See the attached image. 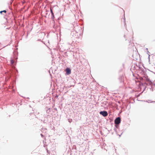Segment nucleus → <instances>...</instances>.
<instances>
[{
	"mask_svg": "<svg viewBox=\"0 0 155 155\" xmlns=\"http://www.w3.org/2000/svg\"><path fill=\"white\" fill-rule=\"evenodd\" d=\"M120 122V119L118 117L116 118L114 120V123L115 124H118Z\"/></svg>",
	"mask_w": 155,
	"mask_h": 155,
	"instance_id": "nucleus-1",
	"label": "nucleus"
},
{
	"mask_svg": "<svg viewBox=\"0 0 155 155\" xmlns=\"http://www.w3.org/2000/svg\"><path fill=\"white\" fill-rule=\"evenodd\" d=\"M100 113L104 117L107 116L108 115L107 112L106 111H101Z\"/></svg>",
	"mask_w": 155,
	"mask_h": 155,
	"instance_id": "nucleus-2",
	"label": "nucleus"
},
{
	"mask_svg": "<svg viewBox=\"0 0 155 155\" xmlns=\"http://www.w3.org/2000/svg\"><path fill=\"white\" fill-rule=\"evenodd\" d=\"M65 71H66V74L67 75L70 74L71 73L70 69L68 68H66Z\"/></svg>",
	"mask_w": 155,
	"mask_h": 155,
	"instance_id": "nucleus-3",
	"label": "nucleus"
},
{
	"mask_svg": "<svg viewBox=\"0 0 155 155\" xmlns=\"http://www.w3.org/2000/svg\"><path fill=\"white\" fill-rule=\"evenodd\" d=\"M6 11L5 10H3V11H2L0 12V13L2 14V12H4V13H5L6 12Z\"/></svg>",
	"mask_w": 155,
	"mask_h": 155,
	"instance_id": "nucleus-4",
	"label": "nucleus"
},
{
	"mask_svg": "<svg viewBox=\"0 0 155 155\" xmlns=\"http://www.w3.org/2000/svg\"><path fill=\"white\" fill-rule=\"evenodd\" d=\"M50 11H51V13H52L53 12L51 8H50Z\"/></svg>",
	"mask_w": 155,
	"mask_h": 155,
	"instance_id": "nucleus-5",
	"label": "nucleus"
},
{
	"mask_svg": "<svg viewBox=\"0 0 155 155\" xmlns=\"http://www.w3.org/2000/svg\"><path fill=\"white\" fill-rule=\"evenodd\" d=\"M54 15H52V18L53 19L54 18Z\"/></svg>",
	"mask_w": 155,
	"mask_h": 155,
	"instance_id": "nucleus-6",
	"label": "nucleus"
},
{
	"mask_svg": "<svg viewBox=\"0 0 155 155\" xmlns=\"http://www.w3.org/2000/svg\"><path fill=\"white\" fill-rule=\"evenodd\" d=\"M11 63L12 64L13 63V60L11 61Z\"/></svg>",
	"mask_w": 155,
	"mask_h": 155,
	"instance_id": "nucleus-7",
	"label": "nucleus"
},
{
	"mask_svg": "<svg viewBox=\"0 0 155 155\" xmlns=\"http://www.w3.org/2000/svg\"><path fill=\"white\" fill-rule=\"evenodd\" d=\"M51 14H52V15H54V14H53V12L52 13H51Z\"/></svg>",
	"mask_w": 155,
	"mask_h": 155,
	"instance_id": "nucleus-8",
	"label": "nucleus"
},
{
	"mask_svg": "<svg viewBox=\"0 0 155 155\" xmlns=\"http://www.w3.org/2000/svg\"><path fill=\"white\" fill-rule=\"evenodd\" d=\"M154 65L155 66V61H154Z\"/></svg>",
	"mask_w": 155,
	"mask_h": 155,
	"instance_id": "nucleus-9",
	"label": "nucleus"
}]
</instances>
